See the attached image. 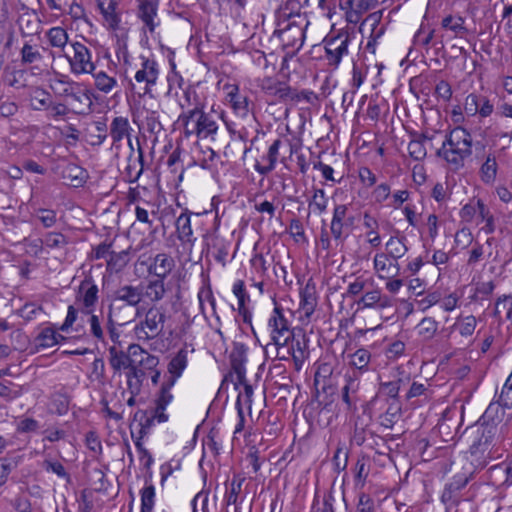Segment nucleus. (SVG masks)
<instances>
[{
    "label": "nucleus",
    "instance_id": "obj_51",
    "mask_svg": "<svg viewBox=\"0 0 512 512\" xmlns=\"http://www.w3.org/2000/svg\"><path fill=\"white\" fill-rule=\"evenodd\" d=\"M383 11H376L369 14L363 21V25H367L371 28V38L376 41L384 34V26H380Z\"/></svg>",
    "mask_w": 512,
    "mask_h": 512
},
{
    "label": "nucleus",
    "instance_id": "obj_62",
    "mask_svg": "<svg viewBox=\"0 0 512 512\" xmlns=\"http://www.w3.org/2000/svg\"><path fill=\"white\" fill-rule=\"evenodd\" d=\"M34 217L40 221L44 228H51L57 222V214L51 209L40 208L35 212Z\"/></svg>",
    "mask_w": 512,
    "mask_h": 512
},
{
    "label": "nucleus",
    "instance_id": "obj_25",
    "mask_svg": "<svg viewBox=\"0 0 512 512\" xmlns=\"http://www.w3.org/2000/svg\"><path fill=\"white\" fill-rule=\"evenodd\" d=\"M282 143L283 142L280 138L273 141L269 146L267 153L262 156V163L256 162L254 165L256 172L262 176H266L275 169L279 157V149L282 146Z\"/></svg>",
    "mask_w": 512,
    "mask_h": 512
},
{
    "label": "nucleus",
    "instance_id": "obj_48",
    "mask_svg": "<svg viewBox=\"0 0 512 512\" xmlns=\"http://www.w3.org/2000/svg\"><path fill=\"white\" fill-rule=\"evenodd\" d=\"M46 36L49 41V44L54 48L64 50V48L68 44V33L63 27L56 26L50 28L47 31Z\"/></svg>",
    "mask_w": 512,
    "mask_h": 512
},
{
    "label": "nucleus",
    "instance_id": "obj_32",
    "mask_svg": "<svg viewBox=\"0 0 512 512\" xmlns=\"http://www.w3.org/2000/svg\"><path fill=\"white\" fill-rule=\"evenodd\" d=\"M109 364L114 372H120L122 369L129 367L132 361V354L127 350V353L121 350L117 345H112L108 348Z\"/></svg>",
    "mask_w": 512,
    "mask_h": 512
},
{
    "label": "nucleus",
    "instance_id": "obj_29",
    "mask_svg": "<svg viewBox=\"0 0 512 512\" xmlns=\"http://www.w3.org/2000/svg\"><path fill=\"white\" fill-rule=\"evenodd\" d=\"M317 306V296L315 284L310 279L306 283V285L300 290V311L304 314V316L309 319L311 315L314 313L315 308Z\"/></svg>",
    "mask_w": 512,
    "mask_h": 512
},
{
    "label": "nucleus",
    "instance_id": "obj_50",
    "mask_svg": "<svg viewBox=\"0 0 512 512\" xmlns=\"http://www.w3.org/2000/svg\"><path fill=\"white\" fill-rule=\"evenodd\" d=\"M91 75L94 78L95 87L105 94L110 93L117 86V80L104 71H94Z\"/></svg>",
    "mask_w": 512,
    "mask_h": 512
},
{
    "label": "nucleus",
    "instance_id": "obj_9",
    "mask_svg": "<svg viewBox=\"0 0 512 512\" xmlns=\"http://www.w3.org/2000/svg\"><path fill=\"white\" fill-rule=\"evenodd\" d=\"M354 225V217L348 215V207L344 204H337L333 209L330 223V233L337 243H343L349 236Z\"/></svg>",
    "mask_w": 512,
    "mask_h": 512
},
{
    "label": "nucleus",
    "instance_id": "obj_2",
    "mask_svg": "<svg viewBox=\"0 0 512 512\" xmlns=\"http://www.w3.org/2000/svg\"><path fill=\"white\" fill-rule=\"evenodd\" d=\"M166 294L165 284L158 281H148L139 285H120L112 295V303L116 306L135 307L146 300L153 304L161 301Z\"/></svg>",
    "mask_w": 512,
    "mask_h": 512
},
{
    "label": "nucleus",
    "instance_id": "obj_60",
    "mask_svg": "<svg viewBox=\"0 0 512 512\" xmlns=\"http://www.w3.org/2000/svg\"><path fill=\"white\" fill-rule=\"evenodd\" d=\"M21 62L22 64H32L42 59V55L34 46L25 42L21 49Z\"/></svg>",
    "mask_w": 512,
    "mask_h": 512
},
{
    "label": "nucleus",
    "instance_id": "obj_5",
    "mask_svg": "<svg viewBox=\"0 0 512 512\" xmlns=\"http://www.w3.org/2000/svg\"><path fill=\"white\" fill-rule=\"evenodd\" d=\"M268 341L265 343L266 352L269 351L271 345H282L293 338L294 329L287 319L284 309L275 304V307L267 322Z\"/></svg>",
    "mask_w": 512,
    "mask_h": 512
},
{
    "label": "nucleus",
    "instance_id": "obj_1",
    "mask_svg": "<svg viewBox=\"0 0 512 512\" xmlns=\"http://www.w3.org/2000/svg\"><path fill=\"white\" fill-rule=\"evenodd\" d=\"M472 146L471 133L458 126L446 133L436 155L445 160L453 170H459L464 167L465 160L472 155Z\"/></svg>",
    "mask_w": 512,
    "mask_h": 512
},
{
    "label": "nucleus",
    "instance_id": "obj_26",
    "mask_svg": "<svg viewBox=\"0 0 512 512\" xmlns=\"http://www.w3.org/2000/svg\"><path fill=\"white\" fill-rule=\"evenodd\" d=\"M66 337L57 333L56 330L53 327H44L42 328L39 333L34 338V347L37 352L52 348L63 341H66Z\"/></svg>",
    "mask_w": 512,
    "mask_h": 512
},
{
    "label": "nucleus",
    "instance_id": "obj_45",
    "mask_svg": "<svg viewBox=\"0 0 512 512\" xmlns=\"http://www.w3.org/2000/svg\"><path fill=\"white\" fill-rule=\"evenodd\" d=\"M350 364L353 367L351 371L358 372V379H360V375L368 370V365L370 363L371 354L367 349L360 348L356 350L350 356Z\"/></svg>",
    "mask_w": 512,
    "mask_h": 512
},
{
    "label": "nucleus",
    "instance_id": "obj_4",
    "mask_svg": "<svg viewBox=\"0 0 512 512\" xmlns=\"http://www.w3.org/2000/svg\"><path fill=\"white\" fill-rule=\"evenodd\" d=\"M166 314L162 307L152 305L145 313L144 318L136 324L134 332L139 340L149 341L163 335Z\"/></svg>",
    "mask_w": 512,
    "mask_h": 512
},
{
    "label": "nucleus",
    "instance_id": "obj_40",
    "mask_svg": "<svg viewBox=\"0 0 512 512\" xmlns=\"http://www.w3.org/2000/svg\"><path fill=\"white\" fill-rule=\"evenodd\" d=\"M51 94L41 87H35L30 92V106L35 111L46 110L51 106Z\"/></svg>",
    "mask_w": 512,
    "mask_h": 512
},
{
    "label": "nucleus",
    "instance_id": "obj_8",
    "mask_svg": "<svg viewBox=\"0 0 512 512\" xmlns=\"http://www.w3.org/2000/svg\"><path fill=\"white\" fill-rule=\"evenodd\" d=\"M99 300V288L91 274L80 282L75 291V304L82 314H92Z\"/></svg>",
    "mask_w": 512,
    "mask_h": 512
},
{
    "label": "nucleus",
    "instance_id": "obj_28",
    "mask_svg": "<svg viewBox=\"0 0 512 512\" xmlns=\"http://www.w3.org/2000/svg\"><path fill=\"white\" fill-rule=\"evenodd\" d=\"M128 351L131 352L133 356L132 363L136 364L147 372L155 370V368H157L159 365V358L150 354L138 344L129 345Z\"/></svg>",
    "mask_w": 512,
    "mask_h": 512
},
{
    "label": "nucleus",
    "instance_id": "obj_23",
    "mask_svg": "<svg viewBox=\"0 0 512 512\" xmlns=\"http://www.w3.org/2000/svg\"><path fill=\"white\" fill-rule=\"evenodd\" d=\"M125 311V306H116L110 304L107 311V330L111 341L116 345L119 343L120 332L117 326H122L129 322L127 317H121V313Z\"/></svg>",
    "mask_w": 512,
    "mask_h": 512
},
{
    "label": "nucleus",
    "instance_id": "obj_34",
    "mask_svg": "<svg viewBox=\"0 0 512 512\" xmlns=\"http://www.w3.org/2000/svg\"><path fill=\"white\" fill-rule=\"evenodd\" d=\"M61 176L69 185L80 187L86 182L87 173L82 167L74 163H67L62 169Z\"/></svg>",
    "mask_w": 512,
    "mask_h": 512
},
{
    "label": "nucleus",
    "instance_id": "obj_53",
    "mask_svg": "<svg viewBox=\"0 0 512 512\" xmlns=\"http://www.w3.org/2000/svg\"><path fill=\"white\" fill-rule=\"evenodd\" d=\"M438 330V322L432 317L423 318L418 324V334L424 340H431Z\"/></svg>",
    "mask_w": 512,
    "mask_h": 512
},
{
    "label": "nucleus",
    "instance_id": "obj_20",
    "mask_svg": "<svg viewBox=\"0 0 512 512\" xmlns=\"http://www.w3.org/2000/svg\"><path fill=\"white\" fill-rule=\"evenodd\" d=\"M191 215L192 213L185 209L175 222L177 237L182 246L189 250H192L196 242L191 226Z\"/></svg>",
    "mask_w": 512,
    "mask_h": 512
},
{
    "label": "nucleus",
    "instance_id": "obj_3",
    "mask_svg": "<svg viewBox=\"0 0 512 512\" xmlns=\"http://www.w3.org/2000/svg\"><path fill=\"white\" fill-rule=\"evenodd\" d=\"M178 117V123L183 126L184 135L189 138L195 136L197 139H215L218 131V123L215 116L203 110L198 103L193 108L184 109Z\"/></svg>",
    "mask_w": 512,
    "mask_h": 512
},
{
    "label": "nucleus",
    "instance_id": "obj_24",
    "mask_svg": "<svg viewBox=\"0 0 512 512\" xmlns=\"http://www.w3.org/2000/svg\"><path fill=\"white\" fill-rule=\"evenodd\" d=\"M174 267L175 261L170 255L166 253H159L154 257L153 262L149 265L148 272L156 277L152 281L161 280L164 284V279L171 273Z\"/></svg>",
    "mask_w": 512,
    "mask_h": 512
},
{
    "label": "nucleus",
    "instance_id": "obj_64",
    "mask_svg": "<svg viewBox=\"0 0 512 512\" xmlns=\"http://www.w3.org/2000/svg\"><path fill=\"white\" fill-rule=\"evenodd\" d=\"M244 479L243 478H236L234 477L232 481L230 482L229 490L225 494V501L227 505L234 504L236 505L238 502V495L241 492L242 484Z\"/></svg>",
    "mask_w": 512,
    "mask_h": 512
},
{
    "label": "nucleus",
    "instance_id": "obj_37",
    "mask_svg": "<svg viewBox=\"0 0 512 512\" xmlns=\"http://www.w3.org/2000/svg\"><path fill=\"white\" fill-rule=\"evenodd\" d=\"M70 396L63 391H56L49 398V413L58 416L66 415L70 407Z\"/></svg>",
    "mask_w": 512,
    "mask_h": 512
},
{
    "label": "nucleus",
    "instance_id": "obj_35",
    "mask_svg": "<svg viewBox=\"0 0 512 512\" xmlns=\"http://www.w3.org/2000/svg\"><path fill=\"white\" fill-rule=\"evenodd\" d=\"M498 163L496 155L493 152H489L486 156L485 161L480 167L479 174L480 179L484 184H493L497 178Z\"/></svg>",
    "mask_w": 512,
    "mask_h": 512
},
{
    "label": "nucleus",
    "instance_id": "obj_43",
    "mask_svg": "<svg viewBox=\"0 0 512 512\" xmlns=\"http://www.w3.org/2000/svg\"><path fill=\"white\" fill-rule=\"evenodd\" d=\"M71 109L74 113L84 114L90 110L92 106V100L86 91L77 89L74 94H71L70 99Z\"/></svg>",
    "mask_w": 512,
    "mask_h": 512
},
{
    "label": "nucleus",
    "instance_id": "obj_61",
    "mask_svg": "<svg viewBox=\"0 0 512 512\" xmlns=\"http://www.w3.org/2000/svg\"><path fill=\"white\" fill-rule=\"evenodd\" d=\"M479 203H484L481 199L471 200L460 210V217L466 222H471L480 212Z\"/></svg>",
    "mask_w": 512,
    "mask_h": 512
},
{
    "label": "nucleus",
    "instance_id": "obj_52",
    "mask_svg": "<svg viewBox=\"0 0 512 512\" xmlns=\"http://www.w3.org/2000/svg\"><path fill=\"white\" fill-rule=\"evenodd\" d=\"M141 496V508L140 512H153L155 501H156V493L155 487L153 484L146 485L140 490Z\"/></svg>",
    "mask_w": 512,
    "mask_h": 512
},
{
    "label": "nucleus",
    "instance_id": "obj_27",
    "mask_svg": "<svg viewBox=\"0 0 512 512\" xmlns=\"http://www.w3.org/2000/svg\"><path fill=\"white\" fill-rule=\"evenodd\" d=\"M98 7L107 27L118 30L121 23V12L118 10L117 0H99Z\"/></svg>",
    "mask_w": 512,
    "mask_h": 512
},
{
    "label": "nucleus",
    "instance_id": "obj_33",
    "mask_svg": "<svg viewBox=\"0 0 512 512\" xmlns=\"http://www.w3.org/2000/svg\"><path fill=\"white\" fill-rule=\"evenodd\" d=\"M362 308H386L391 306V299L381 293L379 289L366 292L358 301Z\"/></svg>",
    "mask_w": 512,
    "mask_h": 512
},
{
    "label": "nucleus",
    "instance_id": "obj_63",
    "mask_svg": "<svg viewBox=\"0 0 512 512\" xmlns=\"http://www.w3.org/2000/svg\"><path fill=\"white\" fill-rule=\"evenodd\" d=\"M334 468L337 472L343 471L348 463V451L345 449L344 444L339 442L333 456Z\"/></svg>",
    "mask_w": 512,
    "mask_h": 512
},
{
    "label": "nucleus",
    "instance_id": "obj_18",
    "mask_svg": "<svg viewBox=\"0 0 512 512\" xmlns=\"http://www.w3.org/2000/svg\"><path fill=\"white\" fill-rule=\"evenodd\" d=\"M188 364V350L186 348L180 349L168 363L169 378L163 382L162 388L171 390L176 381L181 377L183 371Z\"/></svg>",
    "mask_w": 512,
    "mask_h": 512
},
{
    "label": "nucleus",
    "instance_id": "obj_30",
    "mask_svg": "<svg viewBox=\"0 0 512 512\" xmlns=\"http://www.w3.org/2000/svg\"><path fill=\"white\" fill-rule=\"evenodd\" d=\"M144 166V152L142 148L138 147V155L134 156V150L131 148V153L127 158V166L125 167V175L129 183L138 181L143 173Z\"/></svg>",
    "mask_w": 512,
    "mask_h": 512
},
{
    "label": "nucleus",
    "instance_id": "obj_49",
    "mask_svg": "<svg viewBox=\"0 0 512 512\" xmlns=\"http://www.w3.org/2000/svg\"><path fill=\"white\" fill-rule=\"evenodd\" d=\"M264 90L266 93L274 95L281 101H292L294 95V88L283 82H276L269 86H264Z\"/></svg>",
    "mask_w": 512,
    "mask_h": 512
},
{
    "label": "nucleus",
    "instance_id": "obj_54",
    "mask_svg": "<svg viewBox=\"0 0 512 512\" xmlns=\"http://www.w3.org/2000/svg\"><path fill=\"white\" fill-rule=\"evenodd\" d=\"M427 139L425 135H421L417 139H413L408 144V152L411 158L416 161L423 160L427 155V150L424 141Z\"/></svg>",
    "mask_w": 512,
    "mask_h": 512
},
{
    "label": "nucleus",
    "instance_id": "obj_36",
    "mask_svg": "<svg viewBox=\"0 0 512 512\" xmlns=\"http://www.w3.org/2000/svg\"><path fill=\"white\" fill-rule=\"evenodd\" d=\"M19 29L21 35L33 36L40 32L41 22L35 12L23 13L18 19Z\"/></svg>",
    "mask_w": 512,
    "mask_h": 512
},
{
    "label": "nucleus",
    "instance_id": "obj_22",
    "mask_svg": "<svg viewBox=\"0 0 512 512\" xmlns=\"http://www.w3.org/2000/svg\"><path fill=\"white\" fill-rule=\"evenodd\" d=\"M133 129L127 117L116 116L109 125V136L112 139V145L117 146L124 139H127L130 148L132 147L131 133Z\"/></svg>",
    "mask_w": 512,
    "mask_h": 512
},
{
    "label": "nucleus",
    "instance_id": "obj_55",
    "mask_svg": "<svg viewBox=\"0 0 512 512\" xmlns=\"http://www.w3.org/2000/svg\"><path fill=\"white\" fill-rule=\"evenodd\" d=\"M134 420L139 422L140 429L138 431V435L141 437H145L149 434L155 423L154 418L151 415H148L145 410L136 411L134 414Z\"/></svg>",
    "mask_w": 512,
    "mask_h": 512
},
{
    "label": "nucleus",
    "instance_id": "obj_42",
    "mask_svg": "<svg viewBox=\"0 0 512 512\" xmlns=\"http://www.w3.org/2000/svg\"><path fill=\"white\" fill-rule=\"evenodd\" d=\"M236 375L235 388L239 390L237 399L245 397L247 403L252 402L253 388L245 378V370L241 365L234 367Z\"/></svg>",
    "mask_w": 512,
    "mask_h": 512
},
{
    "label": "nucleus",
    "instance_id": "obj_46",
    "mask_svg": "<svg viewBox=\"0 0 512 512\" xmlns=\"http://www.w3.org/2000/svg\"><path fill=\"white\" fill-rule=\"evenodd\" d=\"M129 262V251L122 250L120 252L112 251L106 260V269L110 273L120 272Z\"/></svg>",
    "mask_w": 512,
    "mask_h": 512
},
{
    "label": "nucleus",
    "instance_id": "obj_56",
    "mask_svg": "<svg viewBox=\"0 0 512 512\" xmlns=\"http://www.w3.org/2000/svg\"><path fill=\"white\" fill-rule=\"evenodd\" d=\"M477 325V320L475 316L469 315L463 318L458 319L455 324L456 330L463 337H470L473 335Z\"/></svg>",
    "mask_w": 512,
    "mask_h": 512
},
{
    "label": "nucleus",
    "instance_id": "obj_12",
    "mask_svg": "<svg viewBox=\"0 0 512 512\" xmlns=\"http://www.w3.org/2000/svg\"><path fill=\"white\" fill-rule=\"evenodd\" d=\"M360 379L357 371H347L344 375V385L341 388V400L345 410L355 412L359 401Z\"/></svg>",
    "mask_w": 512,
    "mask_h": 512
},
{
    "label": "nucleus",
    "instance_id": "obj_13",
    "mask_svg": "<svg viewBox=\"0 0 512 512\" xmlns=\"http://www.w3.org/2000/svg\"><path fill=\"white\" fill-rule=\"evenodd\" d=\"M280 39L284 48L300 50L305 40L304 27L295 21H290L283 29L274 32Z\"/></svg>",
    "mask_w": 512,
    "mask_h": 512
},
{
    "label": "nucleus",
    "instance_id": "obj_6",
    "mask_svg": "<svg viewBox=\"0 0 512 512\" xmlns=\"http://www.w3.org/2000/svg\"><path fill=\"white\" fill-rule=\"evenodd\" d=\"M70 47L72 53L65 56L71 73L74 75L93 74L96 64L93 61L91 50L80 41L71 42Z\"/></svg>",
    "mask_w": 512,
    "mask_h": 512
},
{
    "label": "nucleus",
    "instance_id": "obj_41",
    "mask_svg": "<svg viewBox=\"0 0 512 512\" xmlns=\"http://www.w3.org/2000/svg\"><path fill=\"white\" fill-rule=\"evenodd\" d=\"M405 242L406 238L404 236H391L386 242V252H384V254L394 259L395 261H398V259L402 258L408 252V247L406 246Z\"/></svg>",
    "mask_w": 512,
    "mask_h": 512
},
{
    "label": "nucleus",
    "instance_id": "obj_7",
    "mask_svg": "<svg viewBox=\"0 0 512 512\" xmlns=\"http://www.w3.org/2000/svg\"><path fill=\"white\" fill-rule=\"evenodd\" d=\"M351 42L350 35L346 31H340L337 34L327 35L324 40L325 55L327 64L337 68L344 56H347L348 46Z\"/></svg>",
    "mask_w": 512,
    "mask_h": 512
},
{
    "label": "nucleus",
    "instance_id": "obj_47",
    "mask_svg": "<svg viewBox=\"0 0 512 512\" xmlns=\"http://www.w3.org/2000/svg\"><path fill=\"white\" fill-rule=\"evenodd\" d=\"M143 127L147 132L157 136L163 131V125L160 121V114L155 110H144Z\"/></svg>",
    "mask_w": 512,
    "mask_h": 512
},
{
    "label": "nucleus",
    "instance_id": "obj_14",
    "mask_svg": "<svg viewBox=\"0 0 512 512\" xmlns=\"http://www.w3.org/2000/svg\"><path fill=\"white\" fill-rule=\"evenodd\" d=\"M136 3L137 17L150 33H154L160 24L158 19L159 0H136Z\"/></svg>",
    "mask_w": 512,
    "mask_h": 512
},
{
    "label": "nucleus",
    "instance_id": "obj_17",
    "mask_svg": "<svg viewBox=\"0 0 512 512\" xmlns=\"http://www.w3.org/2000/svg\"><path fill=\"white\" fill-rule=\"evenodd\" d=\"M288 348L292 354V360L296 370H300L309 356L308 339L304 333L293 332V338L288 339Z\"/></svg>",
    "mask_w": 512,
    "mask_h": 512
},
{
    "label": "nucleus",
    "instance_id": "obj_38",
    "mask_svg": "<svg viewBox=\"0 0 512 512\" xmlns=\"http://www.w3.org/2000/svg\"><path fill=\"white\" fill-rule=\"evenodd\" d=\"M363 226L366 229L367 242L372 247L381 245V237L378 233L379 223L378 220L368 212H364Z\"/></svg>",
    "mask_w": 512,
    "mask_h": 512
},
{
    "label": "nucleus",
    "instance_id": "obj_31",
    "mask_svg": "<svg viewBox=\"0 0 512 512\" xmlns=\"http://www.w3.org/2000/svg\"><path fill=\"white\" fill-rule=\"evenodd\" d=\"M172 400L173 395L171 390L161 387L155 400V408L151 414L155 421L158 423H165L168 421L169 416L165 413V410Z\"/></svg>",
    "mask_w": 512,
    "mask_h": 512
},
{
    "label": "nucleus",
    "instance_id": "obj_44",
    "mask_svg": "<svg viewBox=\"0 0 512 512\" xmlns=\"http://www.w3.org/2000/svg\"><path fill=\"white\" fill-rule=\"evenodd\" d=\"M38 242L40 244H34L37 248H41L42 245H44L49 249H62L68 245L69 240L67 236L60 232H48L44 235L43 239L38 240Z\"/></svg>",
    "mask_w": 512,
    "mask_h": 512
},
{
    "label": "nucleus",
    "instance_id": "obj_59",
    "mask_svg": "<svg viewBox=\"0 0 512 512\" xmlns=\"http://www.w3.org/2000/svg\"><path fill=\"white\" fill-rule=\"evenodd\" d=\"M43 469L48 473L56 474L59 478L70 480V475L65 467L57 460L45 459L42 463Z\"/></svg>",
    "mask_w": 512,
    "mask_h": 512
},
{
    "label": "nucleus",
    "instance_id": "obj_19",
    "mask_svg": "<svg viewBox=\"0 0 512 512\" xmlns=\"http://www.w3.org/2000/svg\"><path fill=\"white\" fill-rule=\"evenodd\" d=\"M373 269L379 279H392L399 275L400 265L384 252H380L374 256Z\"/></svg>",
    "mask_w": 512,
    "mask_h": 512
},
{
    "label": "nucleus",
    "instance_id": "obj_21",
    "mask_svg": "<svg viewBox=\"0 0 512 512\" xmlns=\"http://www.w3.org/2000/svg\"><path fill=\"white\" fill-rule=\"evenodd\" d=\"M228 102L233 109V112L241 117L246 118L253 112V103L246 93L240 91L239 87L233 85L231 90L227 93Z\"/></svg>",
    "mask_w": 512,
    "mask_h": 512
},
{
    "label": "nucleus",
    "instance_id": "obj_11",
    "mask_svg": "<svg viewBox=\"0 0 512 512\" xmlns=\"http://www.w3.org/2000/svg\"><path fill=\"white\" fill-rule=\"evenodd\" d=\"M141 68L135 73L137 83H144L143 94H151L152 87L156 85L159 78V65L157 61L150 57L141 56Z\"/></svg>",
    "mask_w": 512,
    "mask_h": 512
},
{
    "label": "nucleus",
    "instance_id": "obj_16",
    "mask_svg": "<svg viewBox=\"0 0 512 512\" xmlns=\"http://www.w3.org/2000/svg\"><path fill=\"white\" fill-rule=\"evenodd\" d=\"M205 245L213 258L225 267L230 249V242L216 233H206L204 235Z\"/></svg>",
    "mask_w": 512,
    "mask_h": 512
},
{
    "label": "nucleus",
    "instance_id": "obj_15",
    "mask_svg": "<svg viewBox=\"0 0 512 512\" xmlns=\"http://www.w3.org/2000/svg\"><path fill=\"white\" fill-rule=\"evenodd\" d=\"M475 438L471 445L473 453L485 452L497 434L498 427L494 423L485 424L478 421L474 426Z\"/></svg>",
    "mask_w": 512,
    "mask_h": 512
},
{
    "label": "nucleus",
    "instance_id": "obj_58",
    "mask_svg": "<svg viewBox=\"0 0 512 512\" xmlns=\"http://www.w3.org/2000/svg\"><path fill=\"white\" fill-rule=\"evenodd\" d=\"M480 205V212L478 214V217L482 222H485V225L481 228V230L485 234H492L494 233L496 226H495V218L493 214L490 212V210L487 208L485 203H479Z\"/></svg>",
    "mask_w": 512,
    "mask_h": 512
},
{
    "label": "nucleus",
    "instance_id": "obj_39",
    "mask_svg": "<svg viewBox=\"0 0 512 512\" xmlns=\"http://www.w3.org/2000/svg\"><path fill=\"white\" fill-rule=\"evenodd\" d=\"M443 29L451 31L454 37H464L468 34V29L465 26V18L460 15H448L441 21Z\"/></svg>",
    "mask_w": 512,
    "mask_h": 512
},
{
    "label": "nucleus",
    "instance_id": "obj_57",
    "mask_svg": "<svg viewBox=\"0 0 512 512\" xmlns=\"http://www.w3.org/2000/svg\"><path fill=\"white\" fill-rule=\"evenodd\" d=\"M328 198L326 197L323 189H314V194L309 202V207L317 214H322L326 211Z\"/></svg>",
    "mask_w": 512,
    "mask_h": 512
},
{
    "label": "nucleus",
    "instance_id": "obj_10",
    "mask_svg": "<svg viewBox=\"0 0 512 512\" xmlns=\"http://www.w3.org/2000/svg\"><path fill=\"white\" fill-rule=\"evenodd\" d=\"M468 478L464 475L454 476L451 481L445 484L441 494V502L445 505V512L457 507L462 501V490L466 488Z\"/></svg>",
    "mask_w": 512,
    "mask_h": 512
}]
</instances>
